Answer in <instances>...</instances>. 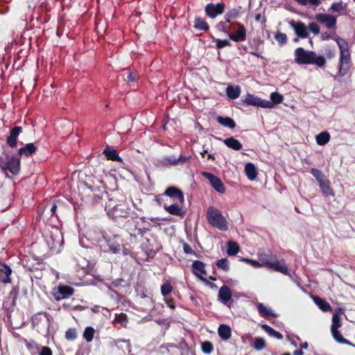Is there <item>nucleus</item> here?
Here are the masks:
<instances>
[{
    "mask_svg": "<svg viewBox=\"0 0 355 355\" xmlns=\"http://www.w3.org/2000/svg\"><path fill=\"white\" fill-rule=\"evenodd\" d=\"M96 241L104 252H112L116 254L121 250L122 240L117 235L111 237L105 231H100Z\"/></svg>",
    "mask_w": 355,
    "mask_h": 355,
    "instance_id": "1",
    "label": "nucleus"
},
{
    "mask_svg": "<svg viewBox=\"0 0 355 355\" xmlns=\"http://www.w3.org/2000/svg\"><path fill=\"white\" fill-rule=\"evenodd\" d=\"M336 41L340 52L338 64V74L340 77H343L347 73L350 68L351 57L349 51V46L348 43L344 39L336 37Z\"/></svg>",
    "mask_w": 355,
    "mask_h": 355,
    "instance_id": "2",
    "label": "nucleus"
},
{
    "mask_svg": "<svg viewBox=\"0 0 355 355\" xmlns=\"http://www.w3.org/2000/svg\"><path fill=\"white\" fill-rule=\"evenodd\" d=\"M207 219L210 225L221 231L228 230V225L226 218L221 212L214 207H209L207 212Z\"/></svg>",
    "mask_w": 355,
    "mask_h": 355,
    "instance_id": "3",
    "label": "nucleus"
},
{
    "mask_svg": "<svg viewBox=\"0 0 355 355\" xmlns=\"http://www.w3.org/2000/svg\"><path fill=\"white\" fill-rule=\"evenodd\" d=\"M107 211V215L112 219L118 218L127 217L129 214V211L124 208L122 205H114L112 200H110L105 207Z\"/></svg>",
    "mask_w": 355,
    "mask_h": 355,
    "instance_id": "4",
    "label": "nucleus"
},
{
    "mask_svg": "<svg viewBox=\"0 0 355 355\" xmlns=\"http://www.w3.org/2000/svg\"><path fill=\"white\" fill-rule=\"evenodd\" d=\"M314 57L315 52L311 51H305L302 47H299L295 51V61L297 64H311L312 63Z\"/></svg>",
    "mask_w": 355,
    "mask_h": 355,
    "instance_id": "5",
    "label": "nucleus"
},
{
    "mask_svg": "<svg viewBox=\"0 0 355 355\" xmlns=\"http://www.w3.org/2000/svg\"><path fill=\"white\" fill-rule=\"evenodd\" d=\"M5 156L7 159L4 162V166H3L2 171L4 173H7V171L10 172L12 174H17L20 169V160L19 158L14 156H8L6 154L5 151H3Z\"/></svg>",
    "mask_w": 355,
    "mask_h": 355,
    "instance_id": "6",
    "label": "nucleus"
},
{
    "mask_svg": "<svg viewBox=\"0 0 355 355\" xmlns=\"http://www.w3.org/2000/svg\"><path fill=\"white\" fill-rule=\"evenodd\" d=\"M191 158L190 156L180 155L175 157L174 155L163 157L159 162L162 166H177L179 164H184Z\"/></svg>",
    "mask_w": 355,
    "mask_h": 355,
    "instance_id": "7",
    "label": "nucleus"
},
{
    "mask_svg": "<svg viewBox=\"0 0 355 355\" xmlns=\"http://www.w3.org/2000/svg\"><path fill=\"white\" fill-rule=\"evenodd\" d=\"M73 294V289L67 286H58L54 288L53 295L55 300L60 301L68 298Z\"/></svg>",
    "mask_w": 355,
    "mask_h": 355,
    "instance_id": "8",
    "label": "nucleus"
},
{
    "mask_svg": "<svg viewBox=\"0 0 355 355\" xmlns=\"http://www.w3.org/2000/svg\"><path fill=\"white\" fill-rule=\"evenodd\" d=\"M225 4L223 3H208L205 6L206 15L210 18H215L224 12Z\"/></svg>",
    "mask_w": 355,
    "mask_h": 355,
    "instance_id": "9",
    "label": "nucleus"
},
{
    "mask_svg": "<svg viewBox=\"0 0 355 355\" xmlns=\"http://www.w3.org/2000/svg\"><path fill=\"white\" fill-rule=\"evenodd\" d=\"M202 175L210 182L216 191L220 193H225V188L219 178L209 172H202Z\"/></svg>",
    "mask_w": 355,
    "mask_h": 355,
    "instance_id": "10",
    "label": "nucleus"
},
{
    "mask_svg": "<svg viewBox=\"0 0 355 355\" xmlns=\"http://www.w3.org/2000/svg\"><path fill=\"white\" fill-rule=\"evenodd\" d=\"M315 18L329 29L335 28L336 27V18L333 15L318 13L315 15Z\"/></svg>",
    "mask_w": 355,
    "mask_h": 355,
    "instance_id": "11",
    "label": "nucleus"
},
{
    "mask_svg": "<svg viewBox=\"0 0 355 355\" xmlns=\"http://www.w3.org/2000/svg\"><path fill=\"white\" fill-rule=\"evenodd\" d=\"M164 195L170 197L175 202L184 203V197L182 191L175 187H170L166 189Z\"/></svg>",
    "mask_w": 355,
    "mask_h": 355,
    "instance_id": "12",
    "label": "nucleus"
},
{
    "mask_svg": "<svg viewBox=\"0 0 355 355\" xmlns=\"http://www.w3.org/2000/svg\"><path fill=\"white\" fill-rule=\"evenodd\" d=\"M205 267V265L203 262L198 260L194 261L192 263L193 273L206 284H212V283L209 282L205 277H202V275H206Z\"/></svg>",
    "mask_w": 355,
    "mask_h": 355,
    "instance_id": "13",
    "label": "nucleus"
},
{
    "mask_svg": "<svg viewBox=\"0 0 355 355\" xmlns=\"http://www.w3.org/2000/svg\"><path fill=\"white\" fill-rule=\"evenodd\" d=\"M289 24L294 30L295 34L297 35L300 37L306 38L308 37V27L305 25L304 23L302 21L295 22L294 21H291Z\"/></svg>",
    "mask_w": 355,
    "mask_h": 355,
    "instance_id": "14",
    "label": "nucleus"
},
{
    "mask_svg": "<svg viewBox=\"0 0 355 355\" xmlns=\"http://www.w3.org/2000/svg\"><path fill=\"white\" fill-rule=\"evenodd\" d=\"M21 132L22 128L21 126H15L10 130V135L7 137L6 141L10 148H14L17 146L18 137Z\"/></svg>",
    "mask_w": 355,
    "mask_h": 355,
    "instance_id": "15",
    "label": "nucleus"
},
{
    "mask_svg": "<svg viewBox=\"0 0 355 355\" xmlns=\"http://www.w3.org/2000/svg\"><path fill=\"white\" fill-rule=\"evenodd\" d=\"M265 266L275 271L280 272L284 275L288 274V270L284 263H281L277 260H272V262H266Z\"/></svg>",
    "mask_w": 355,
    "mask_h": 355,
    "instance_id": "16",
    "label": "nucleus"
},
{
    "mask_svg": "<svg viewBox=\"0 0 355 355\" xmlns=\"http://www.w3.org/2000/svg\"><path fill=\"white\" fill-rule=\"evenodd\" d=\"M232 295V291L228 286L223 285L220 288L218 297V300L220 301L223 304H227V302L230 300Z\"/></svg>",
    "mask_w": 355,
    "mask_h": 355,
    "instance_id": "17",
    "label": "nucleus"
},
{
    "mask_svg": "<svg viewBox=\"0 0 355 355\" xmlns=\"http://www.w3.org/2000/svg\"><path fill=\"white\" fill-rule=\"evenodd\" d=\"M229 38L234 42H243L246 39V30L243 25H239L237 31L234 33H230Z\"/></svg>",
    "mask_w": 355,
    "mask_h": 355,
    "instance_id": "18",
    "label": "nucleus"
},
{
    "mask_svg": "<svg viewBox=\"0 0 355 355\" xmlns=\"http://www.w3.org/2000/svg\"><path fill=\"white\" fill-rule=\"evenodd\" d=\"M37 148L35 146L33 143L26 144L24 147L20 148L18 150V155L20 157H30L34 153H35Z\"/></svg>",
    "mask_w": 355,
    "mask_h": 355,
    "instance_id": "19",
    "label": "nucleus"
},
{
    "mask_svg": "<svg viewBox=\"0 0 355 355\" xmlns=\"http://www.w3.org/2000/svg\"><path fill=\"white\" fill-rule=\"evenodd\" d=\"M164 209L171 215L182 216L184 214V211L181 206L178 202L172 204L171 205H164Z\"/></svg>",
    "mask_w": 355,
    "mask_h": 355,
    "instance_id": "20",
    "label": "nucleus"
},
{
    "mask_svg": "<svg viewBox=\"0 0 355 355\" xmlns=\"http://www.w3.org/2000/svg\"><path fill=\"white\" fill-rule=\"evenodd\" d=\"M12 270L7 265H0V282L7 284L11 282L10 275Z\"/></svg>",
    "mask_w": 355,
    "mask_h": 355,
    "instance_id": "21",
    "label": "nucleus"
},
{
    "mask_svg": "<svg viewBox=\"0 0 355 355\" xmlns=\"http://www.w3.org/2000/svg\"><path fill=\"white\" fill-rule=\"evenodd\" d=\"M223 143L231 149L239 150L242 148L241 143L233 137H228L223 140Z\"/></svg>",
    "mask_w": 355,
    "mask_h": 355,
    "instance_id": "22",
    "label": "nucleus"
},
{
    "mask_svg": "<svg viewBox=\"0 0 355 355\" xmlns=\"http://www.w3.org/2000/svg\"><path fill=\"white\" fill-rule=\"evenodd\" d=\"M219 336L224 340H227L232 336L231 328L227 324H220L218 329Z\"/></svg>",
    "mask_w": 355,
    "mask_h": 355,
    "instance_id": "23",
    "label": "nucleus"
},
{
    "mask_svg": "<svg viewBox=\"0 0 355 355\" xmlns=\"http://www.w3.org/2000/svg\"><path fill=\"white\" fill-rule=\"evenodd\" d=\"M257 309L259 314L265 318H277L278 316V315L275 313L271 309L265 306L262 303H259L257 304Z\"/></svg>",
    "mask_w": 355,
    "mask_h": 355,
    "instance_id": "24",
    "label": "nucleus"
},
{
    "mask_svg": "<svg viewBox=\"0 0 355 355\" xmlns=\"http://www.w3.org/2000/svg\"><path fill=\"white\" fill-rule=\"evenodd\" d=\"M313 300L315 304L318 306L320 309H321L324 312H328L331 310V305L326 302L324 300L322 299L318 296H313Z\"/></svg>",
    "mask_w": 355,
    "mask_h": 355,
    "instance_id": "25",
    "label": "nucleus"
},
{
    "mask_svg": "<svg viewBox=\"0 0 355 355\" xmlns=\"http://www.w3.org/2000/svg\"><path fill=\"white\" fill-rule=\"evenodd\" d=\"M245 173L248 178L254 180L257 177V172L255 166L252 163H247L245 166Z\"/></svg>",
    "mask_w": 355,
    "mask_h": 355,
    "instance_id": "26",
    "label": "nucleus"
},
{
    "mask_svg": "<svg viewBox=\"0 0 355 355\" xmlns=\"http://www.w3.org/2000/svg\"><path fill=\"white\" fill-rule=\"evenodd\" d=\"M216 121L219 124L230 129H234L236 127V123L234 121L228 116L223 117L221 116H218L216 117Z\"/></svg>",
    "mask_w": 355,
    "mask_h": 355,
    "instance_id": "27",
    "label": "nucleus"
},
{
    "mask_svg": "<svg viewBox=\"0 0 355 355\" xmlns=\"http://www.w3.org/2000/svg\"><path fill=\"white\" fill-rule=\"evenodd\" d=\"M241 94V87L239 85H229L226 88V94L231 99L239 98Z\"/></svg>",
    "mask_w": 355,
    "mask_h": 355,
    "instance_id": "28",
    "label": "nucleus"
},
{
    "mask_svg": "<svg viewBox=\"0 0 355 355\" xmlns=\"http://www.w3.org/2000/svg\"><path fill=\"white\" fill-rule=\"evenodd\" d=\"M261 329L263 330H264L268 334V336H270V337L275 338L278 340H281L283 338V336L282 334H280L279 332L273 329L272 327H270L268 324H262Z\"/></svg>",
    "mask_w": 355,
    "mask_h": 355,
    "instance_id": "29",
    "label": "nucleus"
},
{
    "mask_svg": "<svg viewBox=\"0 0 355 355\" xmlns=\"http://www.w3.org/2000/svg\"><path fill=\"white\" fill-rule=\"evenodd\" d=\"M103 153L109 159L118 162L122 161L115 149L107 148L104 150Z\"/></svg>",
    "mask_w": 355,
    "mask_h": 355,
    "instance_id": "30",
    "label": "nucleus"
},
{
    "mask_svg": "<svg viewBox=\"0 0 355 355\" xmlns=\"http://www.w3.org/2000/svg\"><path fill=\"white\" fill-rule=\"evenodd\" d=\"M194 28L200 31H207L209 26L205 19L196 17L194 20Z\"/></svg>",
    "mask_w": 355,
    "mask_h": 355,
    "instance_id": "31",
    "label": "nucleus"
},
{
    "mask_svg": "<svg viewBox=\"0 0 355 355\" xmlns=\"http://www.w3.org/2000/svg\"><path fill=\"white\" fill-rule=\"evenodd\" d=\"M330 140V135L327 132H322L316 137V141L318 145L324 146Z\"/></svg>",
    "mask_w": 355,
    "mask_h": 355,
    "instance_id": "32",
    "label": "nucleus"
},
{
    "mask_svg": "<svg viewBox=\"0 0 355 355\" xmlns=\"http://www.w3.org/2000/svg\"><path fill=\"white\" fill-rule=\"evenodd\" d=\"M116 346L119 349H121L123 350L124 353L128 352L130 353L131 349V345L130 340H118L116 343Z\"/></svg>",
    "mask_w": 355,
    "mask_h": 355,
    "instance_id": "33",
    "label": "nucleus"
},
{
    "mask_svg": "<svg viewBox=\"0 0 355 355\" xmlns=\"http://www.w3.org/2000/svg\"><path fill=\"white\" fill-rule=\"evenodd\" d=\"M239 251L238 244L234 241H228L227 253L230 256L236 255Z\"/></svg>",
    "mask_w": 355,
    "mask_h": 355,
    "instance_id": "34",
    "label": "nucleus"
},
{
    "mask_svg": "<svg viewBox=\"0 0 355 355\" xmlns=\"http://www.w3.org/2000/svg\"><path fill=\"white\" fill-rule=\"evenodd\" d=\"M94 333L95 329L93 327H87L83 332V338L87 343H89L93 340Z\"/></svg>",
    "mask_w": 355,
    "mask_h": 355,
    "instance_id": "35",
    "label": "nucleus"
},
{
    "mask_svg": "<svg viewBox=\"0 0 355 355\" xmlns=\"http://www.w3.org/2000/svg\"><path fill=\"white\" fill-rule=\"evenodd\" d=\"M259 101V97L255 96L252 94H248L245 96V99L243 100V102L247 103L248 105L258 106Z\"/></svg>",
    "mask_w": 355,
    "mask_h": 355,
    "instance_id": "36",
    "label": "nucleus"
},
{
    "mask_svg": "<svg viewBox=\"0 0 355 355\" xmlns=\"http://www.w3.org/2000/svg\"><path fill=\"white\" fill-rule=\"evenodd\" d=\"M319 187L325 195L332 194V191L329 187V182L327 180H323L321 182H318Z\"/></svg>",
    "mask_w": 355,
    "mask_h": 355,
    "instance_id": "37",
    "label": "nucleus"
},
{
    "mask_svg": "<svg viewBox=\"0 0 355 355\" xmlns=\"http://www.w3.org/2000/svg\"><path fill=\"white\" fill-rule=\"evenodd\" d=\"M341 326L340 314L338 312H336L333 314L332 316V324L331 326V329H338Z\"/></svg>",
    "mask_w": 355,
    "mask_h": 355,
    "instance_id": "38",
    "label": "nucleus"
},
{
    "mask_svg": "<svg viewBox=\"0 0 355 355\" xmlns=\"http://www.w3.org/2000/svg\"><path fill=\"white\" fill-rule=\"evenodd\" d=\"M253 347L257 350H261L266 347V343L263 338L257 337L254 338Z\"/></svg>",
    "mask_w": 355,
    "mask_h": 355,
    "instance_id": "39",
    "label": "nucleus"
},
{
    "mask_svg": "<svg viewBox=\"0 0 355 355\" xmlns=\"http://www.w3.org/2000/svg\"><path fill=\"white\" fill-rule=\"evenodd\" d=\"M173 291V286L168 282H166L161 286V293L163 296L166 297Z\"/></svg>",
    "mask_w": 355,
    "mask_h": 355,
    "instance_id": "40",
    "label": "nucleus"
},
{
    "mask_svg": "<svg viewBox=\"0 0 355 355\" xmlns=\"http://www.w3.org/2000/svg\"><path fill=\"white\" fill-rule=\"evenodd\" d=\"M201 349L205 354H209L212 352L214 346L211 342L205 341L202 343Z\"/></svg>",
    "mask_w": 355,
    "mask_h": 355,
    "instance_id": "41",
    "label": "nucleus"
},
{
    "mask_svg": "<svg viewBox=\"0 0 355 355\" xmlns=\"http://www.w3.org/2000/svg\"><path fill=\"white\" fill-rule=\"evenodd\" d=\"M331 334L334 339L340 343H346L347 340L345 339L338 329H331Z\"/></svg>",
    "mask_w": 355,
    "mask_h": 355,
    "instance_id": "42",
    "label": "nucleus"
},
{
    "mask_svg": "<svg viewBox=\"0 0 355 355\" xmlns=\"http://www.w3.org/2000/svg\"><path fill=\"white\" fill-rule=\"evenodd\" d=\"M216 266L218 268L223 270L227 272L230 269L229 261L227 259H221L218 260Z\"/></svg>",
    "mask_w": 355,
    "mask_h": 355,
    "instance_id": "43",
    "label": "nucleus"
},
{
    "mask_svg": "<svg viewBox=\"0 0 355 355\" xmlns=\"http://www.w3.org/2000/svg\"><path fill=\"white\" fill-rule=\"evenodd\" d=\"M326 60L324 56H317L315 53V57L313 59V62L311 64H315L319 67H323L325 65Z\"/></svg>",
    "mask_w": 355,
    "mask_h": 355,
    "instance_id": "44",
    "label": "nucleus"
},
{
    "mask_svg": "<svg viewBox=\"0 0 355 355\" xmlns=\"http://www.w3.org/2000/svg\"><path fill=\"white\" fill-rule=\"evenodd\" d=\"M51 239L53 241V244L61 242L62 240L61 232L58 229H55L54 233L51 236Z\"/></svg>",
    "mask_w": 355,
    "mask_h": 355,
    "instance_id": "45",
    "label": "nucleus"
},
{
    "mask_svg": "<svg viewBox=\"0 0 355 355\" xmlns=\"http://www.w3.org/2000/svg\"><path fill=\"white\" fill-rule=\"evenodd\" d=\"M301 6L310 4L313 6H318L321 3L320 0H295Z\"/></svg>",
    "mask_w": 355,
    "mask_h": 355,
    "instance_id": "46",
    "label": "nucleus"
},
{
    "mask_svg": "<svg viewBox=\"0 0 355 355\" xmlns=\"http://www.w3.org/2000/svg\"><path fill=\"white\" fill-rule=\"evenodd\" d=\"M270 102L272 103V105L274 104H278L283 101V96L277 92H272L270 94Z\"/></svg>",
    "mask_w": 355,
    "mask_h": 355,
    "instance_id": "47",
    "label": "nucleus"
},
{
    "mask_svg": "<svg viewBox=\"0 0 355 355\" xmlns=\"http://www.w3.org/2000/svg\"><path fill=\"white\" fill-rule=\"evenodd\" d=\"M214 42L216 43V46L218 49H221L231 45L227 40L214 39Z\"/></svg>",
    "mask_w": 355,
    "mask_h": 355,
    "instance_id": "48",
    "label": "nucleus"
},
{
    "mask_svg": "<svg viewBox=\"0 0 355 355\" xmlns=\"http://www.w3.org/2000/svg\"><path fill=\"white\" fill-rule=\"evenodd\" d=\"M65 338L68 340H73L77 338L76 330L74 328L69 329L65 333Z\"/></svg>",
    "mask_w": 355,
    "mask_h": 355,
    "instance_id": "49",
    "label": "nucleus"
},
{
    "mask_svg": "<svg viewBox=\"0 0 355 355\" xmlns=\"http://www.w3.org/2000/svg\"><path fill=\"white\" fill-rule=\"evenodd\" d=\"M311 173L313 175V176L317 180L318 182H321L322 180H323V178H324V174L323 173L318 170V169H316V168H311Z\"/></svg>",
    "mask_w": 355,
    "mask_h": 355,
    "instance_id": "50",
    "label": "nucleus"
},
{
    "mask_svg": "<svg viewBox=\"0 0 355 355\" xmlns=\"http://www.w3.org/2000/svg\"><path fill=\"white\" fill-rule=\"evenodd\" d=\"M275 37L280 45H283L287 42V36L285 33H278Z\"/></svg>",
    "mask_w": 355,
    "mask_h": 355,
    "instance_id": "51",
    "label": "nucleus"
},
{
    "mask_svg": "<svg viewBox=\"0 0 355 355\" xmlns=\"http://www.w3.org/2000/svg\"><path fill=\"white\" fill-rule=\"evenodd\" d=\"M239 15V11L236 9L230 10L225 16L226 22H229L231 19L236 18Z\"/></svg>",
    "mask_w": 355,
    "mask_h": 355,
    "instance_id": "52",
    "label": "nucleus"
},
{
    "mask_svg": "<svg viewBox=\"0 0 355 355\" xmlns=\"http://www.w3.org/2000/svg\"><path fill=\"white\" fill-rule=\"evenodd\" d=\"M116 322L119 323L121 326L125 327L128 324V319L125 315L121 314L116 317L115 318Z\"/></svg>",
    "mask_w": 355,
    "mask_h": 355,
    "instance_id": "53",
    "label": "nucleus"
},
{
    "mask_svg": "<svg viewBox=\"0 0 355 355\" xmlns=\"http://www.w3.org/2000/svg\"><path fill=\"white\" fill-rule=\"evenodd\" d=\"M308 29L314 35H318L320 33L319 26L314 22H311L309 24Z\"/></svg>",
    "mask_w": 355,
    "mask_h": 355,
    "instance_id": "54",
    "label": "nucleus"
},
{
    "mask_svg": "<svg viewBox=\"0 0 355 355\" xmlns=\"http://www.w3.org/2000/svg\"><path fill=\"white\" fill-rule=\"evenodd\" d=\"M258 107L271 108L273 106H272V103H271L270 101H266V100H263L259 98Z\"/></svg>",
    "mask_w": 355,
    "mask_h": 355,
    "instance_id": "55",
    "label": "nucleus"
},
{
    "mask_svg": "<svg viewBox=\"0 0 355 355\" xmlns=\"http://www.w3.org/2000/svg\"><path fill=\"white\" fill-rule=\"evenodd\" d=\"M343 8V6L342 2H335L331 4L330 10L334 12H340Z\"/></svg>",
    "mask_w": 355,
    "mask_h": 355,
    "instance_id": "56",
    "label": "nucleus"
},
{
    "mask_svg": "<svg viewBox=\"0 0 355 355\" xmlns=\"http://www.w3.org/2000/svg\"><path fill=\"white\" fill-rule=\"evenodd\" d=\"M217 28L219 31H221L224 33H228L229 26H227L226 22L220 21L218 24Z\"/></svg>",
    "mask_w": 355,
    "mask_h": 355,
    "instance_id": "57",
    "label": "nucleus"
},
{
    "mask_svg": "<svg viewBox=\"0 0 355 355\" xmlns=\"http://www.w3.org/2000/svg\"><path fill=\"white\" fill-rule=\"evenodd\" d=\"M39 355H52V351L48 347H42Z\"/></svg>",
    "mask_w": 355,
    "mask_h": 355,
    "instance_id": "58",
    "label": "nucleus"
},
{
    "mask_svg": "<svg viewBox=\"0 0 355 355\" xmlns=\"http://www.w3.org/2000/svg\"><path fill=\"white\" fill-rule=\"evenodd\" d=\"M183 250L184 252L186 254H193L194 253L192 248L190 247V245L186 243L183 244Z\"/></svg>",
    "mask_w": 355,
    "mask_h": 355,
    "instance_id": "59",
    "label": "nucleus"
},
{
    "mask_svg": "<svg viewBox=\"0 0 355 355\" xmlns=\"http://www.w3.org/2000/svg\"><path fill=\"white\" fill-rule=\"evenodd\" d=\"M260 261H261V264L262 266H265L266 262H272V260L270 259L266 254H262L260 257Z\"/></svg>",
    "mask_w": 355,
    "mask_h": 355,
    "instance_id": "60",
    "label": "nucleus"
},
{
    "mask_svg": "<svg viewBox=\"0 0 355 355\" xmlns=\"http://www.w3.org/2000/svg\"><path fill=\"white\" fill-rule=\"evenodd\" d=\"M244 261L250 263L251 265H252L254 267H256V268H259V267L261 266V263H259V262H258L257 261H254V260H252V259H245Z\"/></svg>",
    "mask_w": 355,
    "mask_h": 355,
    "instance_id": "61",
    "label": "nucleus"
},
{
    "mask_svg": "<svg viewBox=\"0 0 355 355\" xmlns=\"http://www.w3.org/2000/svg\"><path fill=\"white\" fill-rule=\"evenodd\" d=\"M137 78V75L132 72H129L127 76V80L128 81L132 82L135 80Z\"/></svg>",
    "mask_w": 355,
    "mask_h": 355,
    "instance_id": "62",
    "label": "nucleus"
},
{
    "mask_svg": "<svg viewBox=\"0 0 355 355\" xmlns=\"http://www.w3.org/2000/svg\"><path fill=\"white\" fill-rule=\"evenodd\" d=\"M165 302L170 308H175V302L173 299H166Z\"/></svg>",
    "mask_w": 355,
    "mask_h": 355,
    "instance_id": "63",
    "label": "nucleus"
},
{
    "mask_svg": "<svg viewBox=\"0 0 355 355\" xmlns=\"http://www.w3.org/2000/svg\"><path fill=\"white\" fill-rule=\"evenodd\" d=\"M56 209H57V206H56V205H55V204H54V203H53V204L51 205V209H50V211H51V215H52V216L55 214V211H56Z\"/></svg>",
    "mask_w": 355,
    "mask_h": 355,
    "instance_id": "64",
    "label": "nucleus"
}]
</instances>
